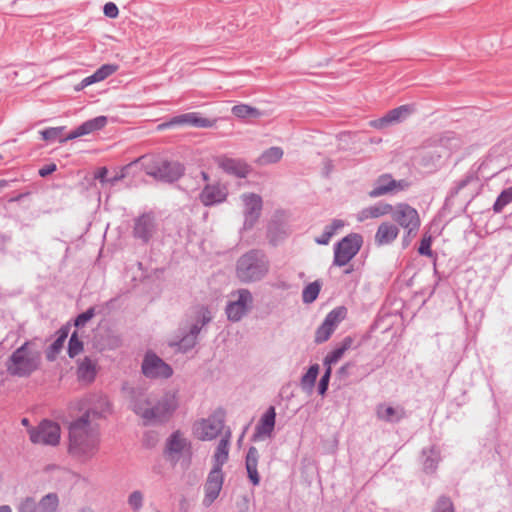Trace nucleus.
I'll use <instances>...</instances> for the list:
<instances>
[{
  "label": "nucleus",
  "instance_id": "55",
  "mask_svg": "<svg viewBox=\"0 0 512 512\" xmlns=\"http://www.w3.org/2000/svg\"><path fill=\"white\" fill-rule=\"evenodd\" d=\"M202 178L204 181H208L209 180V176L206 172H202Z\"/></svg>",
  "mask_w": 512,
  "mask_h": 512
},
{
  "label": "nucleus",
  "instance_id": "53",
  "mask_svg": "<svg viewBox=\"0 0 512 512\" xmlns=\"http://www.w3.org/2000/svg\"><path fill=\"white\" fill-rule=\"evenodd\" d=\"M0 512H12V509L8 505H2L0 506Z\"/></svg>",
  "mask_w": 512,
  "mask_h": 512
},
{
  "label": "nucleus",
  "instance_id": "12",
  "mask_svg": "<svg viewBox=\"0 0 512 512\" xmlns=\"http://www.w3.org/2000/svg\"><path fill=\"white\" fill-rule=\"evenodd\" d=\"M415 112L414 104H404L389 110L382 117L369 121V126L376 130H384L389 126L405 121Z\"/></svg>",
  "mask_w": 512,
  "mask_h": 512
},
{
  "label": "nucleus",
  "instance_id": "14",
  "mask_svg": "<svg viewBox=\"0 0 512 512\" xmlns=\"http://www.w3.org/2000/svg\"><path fill=\"white\" fill-rule=\"evenodd\" d=\"M239 201L241 213L244 217V227L251 228L261 215L262 198L255 193H243Z\"/></svg>",
  "mask_w": 512,
  "mask_h": 512
},
{
  "label": "nucleus",
  "instance_id": "20",
  "mask_svg": "<svg viewBox=\"0 0 512 512\" xmlns=\"http://www.w3.org/2000/svg\"><path fill=\"white\" fill-rule=\"evenodd\" d=\"M276 420V412L273 406H270L267 411L261 416L259 422L255 427L254 439L264 440L272 436Z\"/></svg>",
  "mask_w": 512,
  "mask_h": 512
},
{
  "label": "nucleus",
  "instance_id": "15",
  "mask_svg": "<svg viewBox=\"0 0 512 512\" xmlns=\"http://www.w3.org/2000/svg\"><path fill=\"white\" fill-rule=\"evenodd\" d=\"M142 370L149 378H168L172 375V368L154 353L145 355Z\"/></svg>",
  "mask_w": 512,
  "mask_h": 512
},
{
  "label": "nucleus",
  "instance_id": "54",
  "mask_svg": "<svg viewBox=\"0 0 512 512\" xmlns=\"http://www.w3.org/2000/svg\"><path fill=\"white\" fill-rule=\"evenodd\" d=\"M199 330H200V327H198L197 325L193 326V328L191 329V334H192L193 338L199 332Z\"/></svg>",
  "mask_w": 512,
  "mask_h": 512
},
{
  "label": "nucleus",
  "instance_id": "42",
  "mask_svg": "<svg viewBox=\"0 0 512 512\" xmlns=\"http://www.w3.org/2000/svg\"><path fill=\"white\" fill-rule=\"evenodd\" d=\"M142 503H143V495L141 492L139 491H134L132 492L130 495H129V498H128V504L129 506L134 509V510H138L139 508H141L142 506Z\"/></svg>",
  "mask_w": 512,
  "mask_h": 512
},
{
  "label": "nucleus",
  "instance_id": "1",
  "mask_svg": "<svg viewBox=\"0 0 512 512\" xmlns=\"http://www.w3.org/2000/svg\"><path fill=\"white\" fill-rule=\"evenodd\" d=\"M109 410L106 397L97 399V406L90 408L83 416L70 423L68 428V453L80 462H87L96 456L100 449L101 433L99 426L90 416H102Z\"/></svg>",
  "mask_w": 512,
  "mask_h": 512
},
{
  "label": "nucleus",
  "instance_id": "9",
  "mask_svg": "<svg viewBox=\"0 0 512 512\" xmlns=\"http://www.w3.org/2000/svg\"><path fill=\"white\" fill-rule=\"evenodd\" d=\"M363 244L360 234L351 233L337 243L334 249V264L344 266L359 252Z\"/></svg>",
  "mask_w": 512,
  "mask_h": 512
},
{
  "label": "nucleus",
  "instance_id": "35",
  "mask_svg": "<svg viewBox=\"0 0 512 512\" xmlns=\"http://www.w3.org/2000/svg\"><path fill=\"white\" fill-rule=\"evenodd\" d=\"M67 336H68V332L66 330H60L58 332L57 339L53 342V344L47 350V358L49 360H54L56 358L58 353L64 347V343L66 341Z\"/></svg>",
  "mask_w": 512,
  "mask_h": 512
},
{
  "label": "nucleus",
  "instance_id": "32",
  "mask_svg": "<svg viewBox=\"0 0 512 512\" xmlns=\"http://www.w3.org/2000/svg\"><path fill=\"white\" fill-rule=\"evenodd\" d=\"M284 155V151L281 147H271L265 150L257 159L259 165H270L278 163Z\"/></svg>",
  "mask_w": 512,
  "mask_h": 512
},
{
  "label": "nucleus",
  "instance_id": "34",
  "mask_svg": "<svg viewBox=\"0 0 512 512\" xmlns=\"http://www.w3.org/2000/svg\"><path fill=\"white\" fill-rule=\"evenodd\" d=\"M231 111L235 117L243 119L258 118L262 115V113L257 108L247 104L235 105L232 107Z\"/></svg>",
  "mask_w": 512,
  "mask_h": 512
},
{
  "label": "nucleus",
  "instance_id": "19",
  "mask_svg": "<svg viewBox=\"0 0 512 512\" xmlns=\"http://www.w3.org/2000/svg\"><path fill=\"white\" fill-rule=\"evenodd\" d=\"M224 482V474L210 471L204 486L203 504L210 506L219 496Z\"/></svg>",
  "mask_w": 512,
  "mask_h": 512
},
{
  "label": "nucleus",
  "instance_id": "7",
  "mask_svg": "<svg viewBox=\"0 0 512 512\" xmlns=\"http://www.w3.org/2000/svg\"><path fill=\"white\" fill-rule=\"evenodd\" d=\"M393 220L404 229L406 237H414L421 225L418 211L406 203H398L392 208Z\"/></svg>",
  "mask_w": 512,
  "mask_h": 512
},
{
  "label": "nucleus",
  "instance_id": "41",
  "mask_svg": "<svg viewBox=\"0 0 512 512\" xmlns=\"http://www.w3.org/2000/svg\"><path fill=\"white\" fill-rule=\"evenodd\" d=\"M83 349L82 342L78 339L76 333H73L70 341H69V347H68V353L70 357H74L78 355Z\"/></svg>",
  "mask_w": 512,
  "mask_h": 512
},
{
  "label": "nucleus",
  "instance_id": "8",
  "mask_svg": "<svg viewBox=\"0 0 512 512\" xmlns=\"http://www.w3.org/2000/svg\"><path fill=\"white\" fill-rule=\"evenodd\" d=\"M223 428V416L214 413L207 418L195 421L192 425V435L200 441H211L222 432Z\"/></svg>",
  "mask_w": 512,
  "mask_h": 512
},
{
  "label": "nucleus",
  "instance_id": "18",
  "mask_svg": "<svg viewBox=\"0 0 512 512\" xmlns=\"http://www.w3.org/2000/svg\"><path fill=\"white\" fill-rule=\"evenodd\" d=\"M228 188L220 182L207 183L199 194V200L204 206H212L226 201Z\"/></svg>",
  "mask_w": 512,
  "mask_h": 512
},
{
  "label": "nucleus",
  "instance_id": "6",
  "mask_svg": "<svg viewBox=\"0 0 512 512\" xmlns=\"http://www.w3.org/2000/svg\"><path fill=\"white\" fill-rule=\"evenodd\" d=\"M192 454V443L183 432L174 431L166 439L163 455L171 464L175 465L181 459H190Z\"/></svg>",
  "mask_w": 512,
  "mask_h": 512
},
{
  "label": "nucleus",
  "instance_id": "5",
  "mask_svg": "<svg viewBox=\"0 0 512 512\" xmlns=\"http://www.w3.org/2000/svg\"><path fill=\"white\" fill-rule=\"evenodd\" d=\"M268 272V262L264 255L250 252L243 255L237 262L236 274L243 282L257 281Z\"/></svg>",
  "mask_w": 512,
  "mask_h": 512
},
{
  "label": "nucleus",
  "instance_id": "52",
  "mask_svg": "<svg viewBox=\"0 0 512 512\" xmlns=\"http://www.w3.org/2000/svg\"><path fill=\"white\" fill-rule=\"evenodd\" d=\"M87 86L88 85H84V79H83L78 85L75 86V90L76 91H80V90L84 89Z\"/></svg>",
  "mask_w": 512,
  "mask_h": 512
},
{
  "label": "nucleus",
  "instance_id": "17",
  "mask_svg": "<svg viewBox=\"0 0 512 512\" xmlns=\"http://www.w3.org/2000/svg\"><path fill=\"white\" fill-rule=\"evenodd\" d=\"M346 309L338 307L332 310L325 318L323 324L317 329L315 340L318 343L325 342L334 332L337 325L345 318Z\"/></svg>",
  "mask_w": 512,
  "mask_h": 512
},
{
  "label": "nucleus",
  "instance_id": "36",
  "mask_svg": "<svg viewBox=\"0 0 512 512\" xmlns=\"http://www.w3.org/2000/svg\"><path fill=\"white\" fill-rule=\"evenodd\" d=\"M319 374V365H312L301 379V386L304 390L311 391Z\"/></svg>",
  "mask_w": 512,
  "mask_h": 512
},
{
  "label": "nucleus",
  "instance_id": "2",
  "mask_svg": "<svg viewBox=\"0 0 512 512\" xmlns=\"http://www.w3.org/2000/svg\"><path fill=\"white\" fill-rule=\"evenodd\" d=\"M178 407L176 393L169 392L157 401H153L145 395L135 398L132 409L145 422L161 424L167 422Z\"/></svg>",
  "mask_w": 512,
  "mask_h": 512
},
{
  "label": "nucleus",
  "instance_id": "40",
  "mask_svg": "<svg viewBox=\"0 0 512 512\" xmlns=\"http://www.w3.org/2000/svg\"><path fill=\"white\" fill-rule=\"evenodd\" d=\"M63 130H64V127H52V128H48L46 130L41 131L40 134L42 136V139L47 142L55 141L57 139L60 142H65L66 141V140H64L65 138H62Z\"/></svg>",
  "mask_w": 512,
  "mask_h": 512
},
{
  "label": "nucleus",
  "instance_id": "49",
  "mask_svg": "<svg viewBox=\"0 0 512 512\" xmlns=\"http://www.w3.org/2000/svg\"><path fill=\"white\" fill-rule=\"evenodd\" d=\"M332 236H333V231H328V230L325 228V231L323 232V234H322L320 237H318V238L316 239V242H317L318 244H324V245H325V244H328V243H329V241H330V239L332 238Z\"/></svg>",
  "mask_w": 512,
  "mask_h": 512
},
{
  "label": "nucleus",
  "instance_id": "33",
  "mask_svg": "<svg viewBox=\"0 0 512 512\" xmlns=\"http://www.w3.org/2000/svg\"><path fill=\"white\" fill-rule=\"evenodd\" d=\"M352 343L353 340L350 337L345 338L339 348L334 349L326 356L324 360L325 365L331 367L333 364L337 363L342 358L345 351L351 347Z\"/></svg>",
  "mask_w": 512,
  "mask_h": 512
},
{
  "label": "nucleus",
  "instance_id": "37",
  "mask_svg": "<svg viewBox=\"0 0 512 512\" xmlns=\"http://www.w3.org/2000/svg\"><path fill=\"white\" fill-rule=\"evenodd\" d=\"M512 202V187L504 189L496 199L493 210L496 213L502 212L504 207Z\"/></svg>",
  "mask_w": 512,
  "mask_h": 512
},
{
  "label": "nucleus",
  "instance_id": "48",
  "mask_svg": "<svg viewBox=\"0 0 512 512\" xmlns=\"http://www.w3.org/2000/svg\"><path fill=\"white\" fill-rule=\"evenodd\" d=\"M345 226V222L340 219L334 220L331 225L327 226L326 229L328 231H333V235L341 228Z\"/></svg>",
  "mask_w": 512,
  "mask_h": 512
},
{
  "label": "nucleus",
  "instance_id": "43",
  "mask_svg": "<svg viewBox=\"0 0 512 512\" xmlns=\"http://www.w3.org/2000/svg\"><path fill=\"white\" fill-rule=\"evenodd\" d=\"M431 244H432V237L430 235H425L420 243L419 246V253L426 256H431Z\"/></svg>",
  "mask_w": 512,
  "mask_h": 512
},
{
  "label": "nucleus",
  "instance_id": "57",
  "mask_svg": "<svg viewBox=\"0 0 512 512\" xmlns=\"http://www.w3.org/2000/svg\"><path fill=\"white\" fill-rule=\"evenodd\" d=\"M22 423H23V425H28V420H27L26 418H24V419L22 420Z\"/></svg>",
  "mask_w": 512,
  "mask_h": 512
},
{
  "label": "nucleus",
  "instance_id": "30",
  "mask_svg": "<svg viewBox=\"0 0 512 512\" xmlns=\"http://www.w3.org/2000/svg\"><path fill=\"white\" fill-rule=\"evenodd\" d=\"M257 463L258 451L255 447H250L246 456V469L248 472V477L253 485H258L260 481V477L257 471Z\"/></svg>",
  "mask_w": 512,
  "mask_h": 512
},
{
  "label": "nucleus",
  "instance_id": "21",
  "mask_svg": "<svg viewBox=\"0 0 512 512\" xmlns=\"http://www.w3.org/2000/svg\"><path fill=\"white\" fill-rule=\"evenodd\" d=\"M407 187L408 183L405 181H396L389 175H382L378 178L374 189L370 192V195L378 197L390 192L402 191Z\"/></svg>",
  "mask_w": 512,
  "mask_h": 512
},
{
  "label": "nucleus",
  "instance_id": "29",
  "mask_svg": "<svg viewBox=\"0 0 512 512\" xmlns=\"http://www.w3.org/2000/svg\"><path fill=\"white\" fill-rule=\"evenodd\" d=\"M154 231V220L150 215H143L135 225V234L137 237L148 240Z\"/></svg>",
  "mask_w": 512,
  "mask_h": 512
},
{
  "label": "nucleus",
  "instance_id": "56",
  "mask_svg": "<svg viewBox=\"0 0 512 512\" xmlns=\"http://www.w3.org/2000/svg\"><path fill=\"white\" fill-rule=\"evenodd\" d=\"M6 186V182L5 181H0V188H3Z\"/></svg>",
  "mask_w": 512,
  "mask_h": 512
},
{
  "label": "nucleus",
  "instance_id": "22",
  "mask_svg": "<svg viewBox=\"0 0 512 512\" xmlns=\"http://www.w3.org/2000/svg\"><path fill=\"white\" fill-rule=\"evenodd\" d=\"M216 163L226 173L240 178H244L250 173L249 165L239 159L220 156L216 158Z\"/></svg>",
  "mask_w": 512,
  "mask_h": 512
},
{
  "label": "nucleus",
  "instance_id": "13",
  "mask_svg": "<svg viewBox=\"0 0 512 512\" xmlns=\"http://www.w3.org/2000/svg\"><path fill=\"white\" fill-rule=\"evenodd\" d=\"M59 497L56 493H48L38 502L33 497L21 499L17 505V512H57L59 508Z\"/></svg>",
  "mask_w": 512,
  "mask_h": 512
},
{
  "label": "nucleus",
  "instance_id": "46",
  "mask_svg": "<svg viewBox=\"0 0 512 512\" xmlns=\"http://www.w3.org/2000/svg\"><path fill=\"white\" fill-rule=\"evenodd\" d=\"M435 512H454L451 501L448 498L439 499Z\"/></svg>",
  "mask_w": 512,
  "mask_h": 512
},
{
  "label": "nucleus",
  "instance_id": "25",
  "mask_svg": "<svg viewBox=\"0 0 512 512\" xmlns=\"http://www.w3.org/2000/svg\"><path fill=\"white\" fill-rule=\"evenodd\" d=\"M399 234L396 224L385 221L381 223L375 234V241L379 245H387L393 242Z\"/></svg>",
  "mask_w": 512,
  "mask_h": 512
},
{
  "label": "nucleus",
  "instance_id": "58",
  "mask_svg": "<svg viewBox=\"0 0 512 512\" xmlns=\"http://www.w3.org/2000/svg\"><path fill=\"white\" fill-rule=\"evenodd\" d=\"M187 339H188V337L182 339V343H184Z\"/></svg>",
  "mask_w": 512,
  "mask_h": 512
},
{
  "label": "nucleus",
  "instance_id": "45",
  "mask_svg": "<svg viewBox=\"0 0 512 512\" xmlns=\"http://www.w3.org/2000/svg\"><path fill=\"white\" fill-rule=\"evenodd\" d=\"M103 12L105 16L115 19L119 15V9L113 2H108L104 5Z\"/></svg>",
  "mask_w": 512,
  "mask_h": 512
},
{
  "label": "nucleus",
  "instance_id": "28",
  "mask_svg": "<svg viewBox=\"0 0 512 512\" xmlns=\"http://www.w3.org/2000/svg\"><path fill=\"white\" fill-rule=\"evenodd\" d=\"M97 373V364L92 359L85 357L78 366L77 374L78 378L85 382L91 383L96 376Z\"/></svg>",
  "mask_w": 512,
  "mask_h": 512
},
{
  "label": "nucleus",
  "instance_id": "31",
  "mask_svg": "<svg viewBox=\"0 0 512 512\" xmlns=\"http://www.w3.org/2000/svg\"><path fill=\"white\" fill-rule=\"evenodd\" d=\"M117 70V65L104 64L94 74L84 78V85H92L94 83L101 82L114 74Z\"/></svg>",
  "mask_w": 512,
  "mask_h": 512
},
{
  "label": "nucleus",
  "instance_id": "24",
  "mask_svg": "<svg viewBox=\"0 0 512 512\" xmlns=\"http://www.w3.org/2000/svg\"><path fill=\"white\" fill-rule=\"evenodd\" d=\"M107 124V118L105 116H98L94 119L88 120L80 125L77 129L71 132L64 140H72L95 131L101 130Z\"/></svg>",
  "mask_w": 512,
  "mask_h": 512
},
{
  "label": "nucleus",
  "instance_id": "47",
  "mask_svg": "<svg viewBox=\"0 0 512 512\" xmlns=\"http://www.w3.org/2000/svg\"><path fill=\"white\" fill-rule=\"evenodd\" d=\"M93 315H94V310H93V309H89L88 311H86V312H84V313L80 314V315L77 317V319H76V321H75V325H76L77 327L85 325V323H86L87 321H89V320L93 317Z\"/></svg>",
  "mask_w": 512,
  "mask_h": 512
},
{
  "label": "nucleus",
  "instance_id": "11",
  "mask_svg": "<svg viewBox=\"0 0 512 512\" xmlns=\"http://www.w3.org/2000/svg\"><path fill=\"white\" fill-rule=\"evenodd\" d=\"M30 440L35 444L57 445L61 438L59 424L44 420L36 428L29 431Z\"/></svg>",
  "mask_w": 512,
  "mask_h": 512
},
{
  "label": "nucleus",
  "instance_id": "10",
  "mask_svg": "<svg viewBox=\"0 0 512 512\" xmlns=\"http://www.w3.org/2000/svg\"><path fill=\"white\" fill-rule=\"evenodd\" d=\"M253 298L248 290L240 289L232 292L226 307V314L229 320L239 321L251 309Z\"/></svg>",
  "mask_w": 512,
  "mask_h": 512
},
{
  "label": "nucleus",
  "instance_id": "4",
  "mask_svg": "<svg viewBox=\"0 0 512 512\" xmlns=\"http://www.w3.org/2000/svg\"><path fill=\"white\" fill-rule=\"evenodd\" d=\"M140 164L147 174L165 181H175L184 173V167L177 161H168L155 156H143L129 166Z\"/></svg>",
  "mask_w": 512,
  "mask_h": 512
},
{
  "label": "nucleus",
  "instance_id": "39",
  "mask_svg": "<svg viewBox=\"0 0 512 512\" xmlns=\"http://www.w3.org/2000/svg\"><path fill=\"white\" fill-rule=\"evenodd\" d=\"M129 164L122 168V172L120 175H116L111 179H107L108 169L106 167L98 168L97 171L94 174V177L98 180H100L101 183L110 182L114 183L115 181H118L122 179L125 176V171L130 168Z\"/></svg>",
  "mask_w": 512,
  "mask_h": 512
},
{
  "label": "nucleus",
  "instance_id": "27",
  "mask_svg": "<svg viewBox=\"0 0 512 512\" xmlns=\"http://www.w3.org/2000/svg\"><path fill=\"white\" fill-rule=\"evenodd\" d=\"M393 206L387 203H378L361 210L358 215V221L362 222L369 218H378L392 212Z\"/></svg>",
  "mask_w": 512,
  "mask_h": 512
},
{
  "label": "nucleus",
  "instance_id": "38",
  "mask_svg": "<svg viewBox=\"0 0 512 512\" xmlns=\"http://www.w3.org/2000/svg\"><path fill=\"white\" fill-rule=\"evenodd\" d=\"M321 284L319 281H315L307 285L303 290V301L305 303H312L319 295Z\"/></svg>",
  "mask_w": 512,
  "mask_h": 512
},
{
  "label": "nucleus",
  "instance_id": "51",
  "mask_svg": "<svg viewBox=\"0 0 512 512\" xmlns=\"http://www.w3.org/2000/svg\"><path fill=\"white\" fill-rule=\"evenodd\" d=\"M202 314V325H204L206 322H208L211 319V312L207 309H203L201 311Z\"/></svg>",
  "mask_w": 512,
  "mask_h": 512
},
{
  "label": "nucleus",
  "instance_id": "26",
  "mask_svg": "<svg viewBox=\"0 0 512 512\" xmlns=\"http://www.w3.org/2000/svg\"><path fill=\"white\" fill-rule=\"evenodd\" d=\"M376 414L378 419L386 422H397L405 416V412L402 407H393L387 404L378 405L376 408Z\"/></svg>",
  "mask_w": 512,
  "mask_h": 512
},
{
  "label": "nucleus",
  "instance_id": "50",
  "mask_svg": "<svg viewBox=\"0 0 512 512\" xmlns=\"http://www.w3.org/2000/svg\"><path fill=\"white\" fill-rule=\"evenodd\" d=\"M56 170V165L55 164H50V165H47L45 167H42L40 170H39V174L42 176V177H45L51 173H53L54 171Z\"/></svg>",
  "mask_w": 512,
  "mask_h": 512
},
{
  "label": "nucleus",
  "instance_id": "3",
  "mask_svg": "<svg viewBox=\"0 0 512 512\" xmlns=\"http://www.w3.org/2000/svg\"><path fill=\"white\" fill-rule=\"evenodd\" d=\"M40 359V350L34 342L29 341L13 352L7 370L12 375L27 376L38 368Z\"/></svg>",
  "mask_w": 512,
  "mask_h": 512
},
{
  "label": "nucleus",
  "instance_id": "16",
  "mask_svg": "<svg viewBox=\"0 0 512 512\" xmlns=\"http://www.w3.org/2000/svg\"><path fill=\"white\" fill-rule=\"evenodd\" d=\"M215 120L206 118L197 112H189L181 115H177L170 119L169 122L159 126V128L170 127V126H193L199 128H211L215 125Z\"/></svg>",
  "mask_w": 512,
  "mask_h": 512
},
{
  "label": "nucleus",
  "instance_id": "23",
  "mask_svg": "<svg viewBox=\"0 0 512 512\" xmlns=\"http://www.w3.org/2000/svg\"><path fill=\"white\" fill-rule=\"evenodd\" d=\"M231 432L228 431L224 438H222L212 456V468L211 471H217L218 473L222 472L223 465L228 461L229 458V442H230Z\"/></svg>",
  "mask_w": 512,
  "mask_h": 512
},
{
  "label": "nucleus",
  "instance_id": "44",
  "mask_svg": "<svg viewBox=\"0 0 512 512\" xmlns=\"http://www.w3.org/2000/svg\"><path fill=\"white\" fill-rule=\"evenodd\" d=\"M331 372H332V368L331 367H327V369L325 371V374L323 375V377L320 380L318 390H319V393L321 395H324L326 393V391H327L328 383H329L330 376H331Z\"/></svg>",
  "mask_w": 512,
  "mask_h": 512
}]
</instances>
